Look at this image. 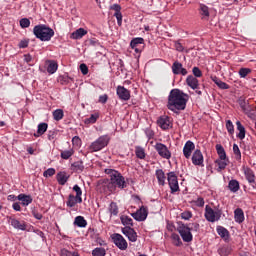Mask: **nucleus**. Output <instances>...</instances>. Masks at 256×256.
Instances as JSON below:
<instances>
[{
    "label": "nucleus",
    "instance_id": "obj_64",
    "mask_svg": "<svg viewBox=\"0 0 256 256\" xmlns=\"http://www.w3.org/2000/svg\"><path fill=\"white\" fill-rule=\"evenodd\" d=\"M60 256H73V252H71L67 249H62L60 252Z\"/></svg>",
    "mask_w": 256,
    "mask_h": 256
},
{
    "label": "nucleus",
    "instance_id": "obj_37",
    "mask_svg": "<svg viewBox=\"0 0 256 256\" xmlns=\"http://www.w3.org/2000/svg\"><path fill=\"white\" fill-rule=\"evenodd\" d=\"M73 191L76 193V199L78 200V203H83V198L81 197V195H83V190H81V187L76 184L73 186Z\"/></svg>",
    "mask_w": 256,
    "mask_h": 256
},
{
    "label": "nucleus",
    "instance_id": "obj_33",
    "mask_svg": "<svg viewBox=\"0 0 256 256\" xmlns=\"http://www.w3.org/2000/svg\"><path fill=\"white\" fill-rule=\"evenodd\" d=\"M211 80L213 83H215V85H217V87H219V89H229L228 84L221 81V79H219L217 76H212Z\"/></svg>",
    "mask_w": 256,
    "mask_h": 256
},
{
    "label": "nucleus",
    "instance_id": "obj_20",
    "mask_svg": "<svg viewBox=\"0 0 256 256\" xmlns=\"http://www.w3.org/2000/svg\"><path fill=\"white\" fill-rule=\"evenodd\" d=\"M186 85L191 87L193 90L199 89V80L193 75H188L186 78Z\"/></svg>",
    "mask_w": 256,
    "mask_h": 256
},
{
    "label": "nucleus",
    "instance_id": "obj_40",
    "mask_svg": "<svg viewBox=\"0 0 256 256\" xmlns=\"http://www.w3.org/2000/svg\"><path fill=\"white\" fill-rule=\"evenodd\" d=\"M74 154H75V150H73V148H70L69 150L61 151L60 157L61 159L67 160L70 157H73Z\"/></svg>",
    "mask_w": 256,
    "mask_h": 256
},
{
    "label": "nucleus",
    "instance_id": "obj_13",
    "mask_svg": "<svg viewBox=\"0 0 256 256\" xmlns=\"http://www.w3.org/2000/svg\"><path fill=\"white\" fill-rule=\"evenodd\" d=\"M8 223H10V225H12V227L18 231H27V223L23 220L19 221L17 218L9 217Z\"/></svg>",
    "mask_w": 256,
    "mask_h": 256
},
{
    "label": "nucleus",
    "instance_id": "obj_26",
    "mask_svg": "<svg viewBox=\"0 0 256 256\" xmlns=\"http://www.w3.org/2000/svg\"><path fill=\"white\" fill-rule=\"evenodd\" d=\"M49 125L45 122L38 124L37 133H34V137H41V135H45Z\"/></svg>",
    "mask_w": 256,
    "mask_h": 256
},
{
    "label": "nucleus",
    "instance_id": "obj_5",
    "mask_svg": "<svg viewBox=\"0 0 256 256\" xmlns=\"http://www.w3.org/2000/svg\"><path fill=\"white\" fill-rule=\"evenodd\" d=\"M221 215H223V211H221V209L214 210L209 205L205 206L204 217L209 223H215L216 221H220Z\"/></svg>",
    "mask_w": 256,
    "mask_h": 256
},
{
    "label": "nucleus",
    "instance_id": "obj_8",
    "mask_svg": "<svg viewBox=\"0 0 256 256\" xmlns=\"http://www.w3.org/2000/svg\"><path fill=\"white\" fill-rule=\"evenodd\" d=\"M167 181L170 187L171 193H177L179 191V180L177 178V174L175 172H169L167 174Z\"/></svg>",
    "mask_w": 256,
    "mask_h": 256
},
{
    "label": "nucleus",
    "instance_id": "obj_21",
    "mask_svg": "<svg viewBox=\"0 0 256 256\" xmlns=\"http://www.w3.org/2000/svg\"><path fill=\"white\" fill-rule=\"evenodd\" d=\"M18 201H21V204L23 207H27L33 203V197L31 195H26V194H19L17 196Z\"/></svg>",
    "mask_w": 256,
    "mask_h": 256
},
{
    "label": "nucleus",
    "instance_id": "obj_42",
    "mask_svg": "<svg viewBox=\"0 0 256 256\" xmlns=\"http://www.w3.org/2000/svg\"><path fill=\"white\" fill-rule=\"evenodd\" d=\"M218 254L220 256H228L231 255V247L230 246H222L218 249Z\"/></svg>",
    "mask_w": 256,
    "mask_h": 256
},
{
    "label": "nucleus",
    "instance_id": "obj_54",
    "mask_svg": "<svg viewBox=\"0 0 256 256\" xmlns=\"http://www.w3.org/2000/svg\"><path fill=\"white\" fill-rule=\"evenodd\" d=\"M186 225H188L190 232L195 231L197 233V231H199L200 226H199V223H197V222L189 223Z\"/></svg>",
    "mask_w": 256,
    "mask_h": 256
},
{
    "label": "nucleus",
    "instance_id": "obj_29",
    "mask_svg": "<svg viewBox=\"0 0 256 256\" xmlns=\"http://www.w3.org/2000/svg\"><path fill=\"white\" fill-rule=\"evenodd\" d=\"M73 225L85 229V227H87V220H85V217L83 216H76Z\"/></svg>",
    "mask_w": 256,
    "mask_h": 256
},
{
    "label": "nucleus",
    "instance_id": "obj_38",
    "mask_svg": "<svg viewBox=\"0 0 256 256\" xmlns=\"http://www.w3.org/2000/svg\"><path fill=\"white\" fill-rule=\"evenodd\" d=\"M59 68V65L55 61H49L47 71L50 73V75H53V73L57 72V69Z\"/></svg>",
    "mask_w": 256,
    "mask_h": 256
},
{
    "label": "nucleus",
    "instance_id": "obj_36",
    "mask_svg": "<svg viewBox=\"0 0 256 256\" xmlns=\"http://www.w3.org/2000/svg\"><path fill=\"white\" fill-rule=\"evenodd\" d=\"M79 203V200L77 199V197L73 194H69L68 196V200L66 201V205L67 207H75V205Z\"/></svg>",
    "mask_w": 256,
    "mask_h": 256
},
{
    "label": "nucleus",
    "instance_id": "obj_57",
    "mask_svg": "<svg viewBox=\"0 0 256 256\" xmlns=\"http://www.w3.org/2000/svg\"><path fill=\"white\" fill-rule=\"evenodd\" d=\"M192 73H193V77H203V72L201 71V69H199V67H194L192 69Z\"/></svg>",
    "mask_w": 256,
    "mask_h": 256
},
{
    "label": "nucleus",
    "instance_id": "obj_14",
    "mask_svg": "<svg viewBox=\"0 0 256 256\" xmlns=\"http://www.w3.org/2000/svg\"><path fill=\"white\" fill-rule=\"evenodd\" d=\"M148 215L149 210L145 206H141L139 210H137L135 213H132V217L135 219V221H145Z\"/></svg>",
    "mask_w": 256,
    "mask_h": 256
},
{
    "label": "nucleus",
    "instance_id": "obj_3",
    "mask_svg": "<svg viewBox=\"0 0 256 256\" xmlns=\"http://www.w3.org/2000/svg\"><path fill=\"white\" fill-rule=\"evenodd\" d=\"M33 34L40 41H49L55 36V31L45 24H39L33 28Z\"/></svg>",
    "mask_w": 256,
    "mask_h": 256
},
{
    "label": "nucleus",
    "instance_id": "obj_51",
    "mask_svg": "<svg viewBox=\"0 0 256 256\" xmlns=\"http://www.w3.org/2000/svg\"><path fill=\"white\" fill-rule=\"evenodd\" d=\"M24 61L30 67H33V65H35V62L33 61V56H31V54H25L24 55Z\"/></svg>",
    "mask_w": 256,
    "mask_h": 256
},
{
    "label": "nucleus",
    "instance_id": "obj_25",
    "mask_svg": "<svg viewBox=\"0 0 256 256\" xmlns=\"http://www.w3.org/2000/svg\"><path fill=\"white\" fill-rule=\"evenodd\" d=\"M216 231L218 233V235L224 239V241H229V230H227V228L223 227V226H218L216 228Z\"/></svg>",
    "mask_w": 256,
    "mask_h": 256
},
{
    "label": "nucleus",
    "instance_id": "obj_46",
    "mask_svg": "<svg viewBox=\"0 0 256 256\" xmlns=\"http://www.w3.org/2000/svg\"><path fill=\"white\" fill-rule=\"evenodd\" d=\"M249 74H251V68H240L238 71V75L241 79H245V77H247Z\"/></svg>",
    "mask_w": 256,
    "mask_h": 256
},
{
    "label": "nucleus",
    "instance_id": "obj_17",
    "mask_svg": "<svg viewBox=\"0 0 256 256\" xmlns=\"http://www.w3.org/2000/svg\"><path fill=\"white\" fill-rule=\"evenodd\" d=\"M116 93L121 101H129L131 99V91L127 90L124 86H118Z\"/></svg>",
    "mask_w": 256,
    "mask_h": 256
},
{
    "label": "nucleus",
    "instance_id": "obj_59",
    "mask_svg": "<svg viewBox=\"0 0 256 256\" xmlns=\"http://www.w3.org/2000/svg\"><path fill=\"white\" fill-rule=\"evenodd\" d=\"M72 145L74 147H81V138H79V136H74L72 138Z\"/></svg>",
    "mask_w": 256,
    "mask_h": 256
},
{
    "label": "nucleus",
    "instance_id": "obj_49",
    "mask_svg": "<svg viewBox=\"0 0 256 256\" xmlns=\"http://www.w3.org/2000/svg\"><path fill=\"white\" fill-rule=\"evenodd\" d=\"M226 129L229 135H233L235 133V126L233 125V122L231 120L226 121Z\"/></svg>",
    "mask_w": 256,
    "mask_h": 256
},
{
    "label": "nucleus",
    "instance_id": "obj_41",
    "mask_svg": "<svg viewBox=\"0 0 256 256\" xmlns=\"http://www.w3.org/2000/svg\"><path fill=\"white\" fill-rule=\"evenodd\" d=\"M199 13L205 19V17H209V7L205 4H200Z\"/></svg>",
    "mask_w": 256,
    "mask_h": 256
},
{
    "label": "nucleus",
    "instance_id": "obj_60",
    "mask_svg": "<svg viewBox=\"0 0 256 256\" xmlns=\"http://www.w3.org/2000/svg\"><path fill=\"white\" fill-rule=\"evenodd\" d=\"M114 17L117 19V24L121 26L123 23V14H121V12H115Z\"/></svg>",
    "mask_w": 256,
    "mask_h": 256
},
{
    "label": "nucleus",
    "instance_id": "obj_52",
    "mask_svg": "<svg viewBox=\"0 0 256 256\" xmlns=\"http://www.w3.org/2000/svg\"><path fill=\"white\" fill-rule=\"evenodd\" d=\"M31 25V21L28 18H22L20 20V27L27 29Z\"/></svg>",
    "mask_w": 256,
    "mask_h": 256
},
{
    "label": "nucleus",
    "instance_id": "obj_39",
    "mask_svg": "<svg viewBox=\"0 0 256 256\" xmlns=\"http://www.w3.org/2000/svg\"><path fill=\"white\" fill-rule=\"evenodd\" d=\"M53 119L54 121H61L63 117H65V113L63 112V109H56L53 113Z\"/></svg>",
    "mask_w": 256,
    "mask_h": 256
},
{
    "label": "nucleus",
    "instance_id": "obj_45",
    "mask_svg": "<svg viewBox=\"0 0 256 256\" xmlns=\"http://www.w3.org/2000/svg\"><path fill=\"white\" fill-rule=\"evenodd\" d=\"M73 169H75V171H80L83 172L85 169V165H83V161H76L72 164Z\"/></svg>",
    "mask_w": 256,
    "mask_h": 256
},
{
    "label": "nucleus",
    "instance_id": "obj_43",
    "mask_svg": "<svg viewBox=\"0 0 256 256\" xmlns=\"http://www.w3.org/2000/svg\"><path fill=\"white\" fill-rule=\"evenodd\" d=\"M171 239L173 241V245H175L176 247H181V245H183L181 237H179L177 233H172Z\"/></svg>",
    "mask_w": 256,
    "mask_h": 256
},
{
    "label": "nucleus",
    "instance_id": "obj_62",
    "mask_svg": "<svg viewBox=\"0 0 256 256\" xmlns=\"http://www.w3.org/2000/svg\"><path fill=\"white\" fill-rule=\"evenodd\" d=\"M80 71L82 75H87V73H89V67H87V64H80Z\"/></svg>",
    "mask_w": 256,
    "mask_h": 256
},
{
    "label": "nucleus",
    "instance_id": "obj_63",
    "mask_svg": "<svg viewBox=\"0 0 256 256\" xmlns=\"http://www.w3.org/2000/svg\"><path fill=\"white\" fill-rule=\"evenodd\" d=\"M108 99H109V96H107V94L101 95L99 96V103H102L103 105H105Z\"/></svg>",
    "mask_w": 256,
    "mask_h": 256
},
{
    "label": "nucleus",
    "instance_id": "obj_22",
    "mask_svg": "<svg viewBox=\"0 0 256 256\" xmlns=\"http://www.w3.org/2000/svg\"><path fill=\"white\" fill-rule=\"evenodd\" d=\"M155 175L158 181V185H161V187H165V179H167V177L165 176V172L163 171V169H157Z\"/></svg>",
    "mask_w": 256,
    "mask_h": 256
},
{
    "label": "nucleus",
    "instance_id": "obj_56",
    "mask_svg": "<svg viewBox=\"0 0 256 256\" xmlns=\"http://www.w3.org/2000/svg\"><path fill=\"white\" fill-rule=\"evenodd\" d=\"M19 49H27L29 47V39H23L18 44Z\"/></svg>",
    "mask_w": 256,
    "mask_h": 256
},
{
    "label": "nucleus",
    "instance_id": "obj_7",
    "mask_svg": "<svg viewBox=\"0 0 256 256\" xmlns=\"http://www.w3.org/2000/svg\"><path fill=\"white\" fill-rule=\"evenodd\" d=\"M111 239H112L114 245H116V247H118V249H120V251H126L127 247H129L127 240H125L123 235H121L119 233L112 234Z\"/></svg>",
    "mask_w": 256,
    "mask_h": 256
},
{
    "label": "nucleus",
    "instance_id": "obj_47",
    "mask_svg": "<svg viewBox=\"0 0 256 256\" xmlns=\"http://www.w3.org/2000/svg\"><path fill=\"white\" fill-rule=\"evenodd\" d=\"M121 223L122 225H129L130 227H133V219L129 216H121Z\"/></svg>",
    "mask_w": 256,
    "mask_h": 256
},
{
    "label": "nucleus",
    "instance_id": "obj_12",
    "mask_svg": "<svg viewBox=\"0 0 256 256\" xmlns=\"http://www.w3.org/2000/svg\"><path fill=\"white\" fill-rule=\"evenodd\" d=\"M205 158L203 157V153L201 150L196 149L192 154V163L198 167H205L204 164Z\"/></svg>",
    "mask_w": 256,
    "mask_h": 256
},
{
    "label": "nucleus",
    "instance_id": "obj_15",
    "mask_svg": "<svg viewBox=\"0 0 256 256\" xmlns=\"http://www.w3.org/2000/svg\"><path fill=\"white\" fill-rule=\"evenodd\" d=\"M244 175L249 185H251L253 189H256L255 172L251 168L247 167V168H244Z\"/></svg>",
    "mask_w": 256,
    "mask_h": 256
},
{
    "label": "nucleus",
    "instance_id": "obj_31",
    "mask_svg": "<svg viewBox=\"0 0 256 256\" xmlns=\"http://www.w3.org/2000/svg\"><path fill=\"white\" fill-rule=\"evenodd\" d=\"M236 127H237V131H239V133L237 134V137H238V139L243 141V139H245V133H246L245 126L243 124H241V121H237Z\"/></svg>",
    "mask_w": 256,
    "mask_h": 256
},
{
    "label": "nucleus",
    "instance_id": "obj_58",
    "mask_svg": "<svg viewBox=\"0 0 256 256\" xmlns=\"http://www.w3.org/2000/svg\"><path fill=\"white\" fill-rule=\"evenodd\" d=\"M97 119H99V114H91V116L86 120V123H97Z\"/></svg>",
    "mask_w": 256,
    "mask_h": 256
},
{
    "label": "nucleus",
    "instance_id": "obj_61",
    "mask_svg": "<svg viewBox=\"0 0 256 256\" xmlns=\"http://www.w3.org/2000/svg\"><path fill=\"white\" fill-rule=\"evenodd\" d=\"M55 175V169L54 168H48L46 171H44L43 176L44 177H53Z\"/></svg>",
    "mask_w": 256,
    "mask_h": 256
},
{
    "label": "nucleus",
    "instance_id": "obj_30",
    "mask_svg": "<svg viewBox=\"0 0 256 256\" xmlns=\"http://www.w3.org/2000/svg\"><path fill=\"white\" fill-rule=\"evenodd\" d=\"M108 211L110 217H117L119 215V206L117 205V202H111L108 206Z\"/></svg>",
    "mask_w": 256,
    "mask_h": 256
},
{
    "label": "nucleus",
    "instance_id": "obj_16",
    "mask_svg": "<svg viewBox=\"0 0 256 256\" xmlns=\"http://www.w3.org/2000/svg\"><path fill=\"white\" fill-rule=\"evenodd\" d=\"M122 233L123 235L128 237L129 241H131L132 243L137 242V232L131 226H126L122 228Z\"/></svg>",
    "mask_w": 256,
    "mask_h": 256
},
{
    "label": "nucleus",
    "instance_id": "obj_18",
    "mask_svg": "<svg viewBox=\"0 0 256 256\" xmlns=\"http://www.w3.org/2000/svg\"><path fill=\"white\" fill-rule=\"evenodd\" d=\"M157 125L163 129V131H167L169 127H171V118L167 115L160 116L157 120Z\"/></svg>",
    "mask_w": 256,
    "mask_h": 256
},
{
    "label": "nucleus",
    "instance_id": "obj_44",
    "mask_svg": "<svg viewBox=\"0 0 256 256\" xmlns=\"http://www.w3.org/2000/svg\"><path fill=\"white\" fill-rule=\"evenodd\" d=\"M238 103L242 109V111H244V113H249V102L245 101V99L240 98L238 100Z\"/></svg>",
    "mask_w": 256,
    "mask_h": 256
},
{
    "label": "nucleus",
    "instance_id": "obj_11",
    "mask_svg": "<svg viewBox=\"0 0 256 256\" xmlns=\"http://www.w3.org/2000/svg\"><path fill=\"white\" fill-rule=\"evenodd\" d=\"M171 69L173 75H182L183 77H185L189 73L187 71V68H184L183 64L179 61L173 62Z\"/></svg>",
    "mask_w": 256,
    "mask_h": 256
},
{
    "label": "nucleus",
    "instance_id": "obj_23",
    "mask_svg": "<svg viewBox=\"0 0 256 256\" xmlns=\"http://www.w3.org/2000/svg\"><path fill=\"white\" fill-rule=\"evenodd\" d=\"M234 220L236 223H243V221H245V213L243 212V209L241 208H237L234 211Z\"/></svg>",
    "mask_w": 256,
    "mask_h": 256
},
{
    "label": "nucleus",
    "instance_id": "obj_48",
    "mask_svg": "<svg viewBox=\"0 0 256 256\" xmlns=\"http://www.w3.org/2000/svg\"><path fill=\"white\" fill-rule=\"evenodd\" d=\"M92 255L93 256H105V255H107V252H106L105 248H95L92 251Z\"/></svg>",
    "mask_w": 256,
    "mask_h": 256
},
{
    "label": "nucleus",
    "instance_id": "obj_32",
    "mask_svg": "<svg viewBox=\"0 0 256 256\" xmlns=\"http://www.w3.org/2000/svg\"><path fill=\"white\" fill-rule=\"evenodd\" d=\"M228 189L232 193H237V191H239V189H241V186L239 185V181H237L235 179L230 180L228 183Z\"/></svg>",
    "mask_w": 256,
    "mask_h": 256
},
{
    "label": "nucleus",
    "instance_id": "obj_1",
    "mask_svg": "<svg viewBox=\"0 0 256 256\" xmlns=\"http://www.w3.org/2000/svg\"><path fill=\"white\" fill-rule=\"evenodd\" d=\"M105 172L109 175L110 179H104L99 183L98 189L100 193H115L117 188L125 189L127 187L125 177L119 171L107 169Z\"/></svg>",
    "mask_w": 256,
    "mask_h": 256
},
{
    "label": "nucleus",
    "instance_id": "obj_4",
    "mask_svg": "<svg viewBox=\"0 0 256 256\" xmlns=\"http://www.w3.org/2000/svg\"><path fill=\"white\" fill-rule=\"evenodd\" d=\"M109 141H111V137L109 135L100 136L96 141L91 143L90 151H92V153H97V151L105 149V147L109 145Z\"/></svg>",
    "mask_w": 256,
    "mask_h": 256
},
{
    "label": "nucleus",
    "instance_id": "obj_55",
    "mask_svg": "<svg viewBox=\"0 0 256 256\" xmlns=\"http://www.w3.org/2000/svg\"><path fill=\"white\" fill-rule=\"evenodd\" d=\"M233 153L236 155V159H241V150L237 144H233Z\"/></svg>",
    "mask_w": 256,
    "mask_h": 256
},
{
    "label": "nucleus",
    "instance_id": "obj_10",
    "mask_svg": "<svg viewBox=\"0 0 256 256\" xmlns=\"http://www.w3.org/2000/svg\"><path fill=\"white\" fill-rule=\"evenodd\" d=\"M145 45V39L142 37L133 38L130 42L131 49H134L135 53H141Z\"/></svg>",
    "mask_w": 256,
    "mask_h": 256
},
{
    "label": "nucleus",
    "instance_id": "obj_2",
    "mask_svg": "<svg viewBox=\"0 0 256 256\" xmlns=\"http://www.w3.org/2000/svg\"><path fill=\"white\" fill-rule=\"evenodd\" d=\"M189 95L179 89H172L168 95L167 109L179 115V111H185Z\"/></svg>",
    "mask_w": 256,
    "mask_h": 256
},
{
    "label": "nucleus",
    "instance_id": "obj_6",
    "mask_svg": "<svg viewBox=\"0 0 256 256\" xmlns=\"http://www.w3.org/2000/svg\"><path fill=\"white\" fill-rule=\"evenodd\" d=\"M177 231L181 236L182 240L184 241V243H191V241H193V234L189 230V225H186L183 222H178Z\"/></svg>",
    "mask_w": 256,
    "mask_h": 256
},
{
    "label": "nucleus",
    "instance_id": "obj_53",
    "mask_svg": "<svg viewBox=\"0 0 256 256\" xmlns=\"http://www.w3.org/2000/svg\"><path fill=\"white\" fill-rule=\"evenodd\" d=\"M193 204L196 207H205V199H203V197H198L196 200H193Z\"/></svg>",
    "mask_w": 256,
    "mask_h": 256
},
{
    "label": "nucleus",
    "instance_id": "obj_34",
    "mask_svg": "<svg viewBox=\"0 0 256 256\" xmlns=\"http://www.w3.org/2000/svg\"><path fill=\"white\" fill-rule=\"evenodd\" d=\"M215 147L219 159H227V152H225V148H223V145L216 144Z\"/></svg>",
    "mask_w": 256,
    "mask_h": 256
},
{
    "label": "nucleus",
    "instance_id": "obj_9",
    "mask_svg": "<svg viewBox=\"0 0 256 256\" xmlns=\"http://www.w3.org/2000/svg\"><path fill=\"white\" fill-rule=\"evenodd\" d=\"M154 149L162 159H171V151H169L167 145L163 143H156Z\"/></svg>",
    "mask_w": 256,
    "mask_h": 256
},
{
    "label": "nucleus",
    "instance_id": "obj_28",
    "mask_svg": "<svg viewBox=\"0 0 256 256\" xmlns=\"http://www.w3.org/2000/svg\"><path fill=\"white\" fill-rule=\"evenodd\" d=\"M85 35H87V30H85L84 28H79L71 34L70 38L76 40L83 39Z\"/></svg>",
    "mask_w": 256,
    "mask_h": 256
},
{
    "label": "nucleus",
    "instance_id": "obj_24",
    "mask_svg": "<svg viewBox=\"0 0 256 256\" xmlns=\"http://www.w3.org/2000/svg\"><path fill=\"white\" fill-rule=\"evenodd\" d=\"M216 165H218L217 171L220 173V171H224V169H227V165H229V158L225 159H217L215 161Z\"/></svg>",
    "mask_w": 256,
    "mask_h": 256
},
{
    "label": "nucleus",
    "instance_id": "obj_50",
    "mask_svg": "<svg viewBox=\"0 0 256 256\" xmlns=\"http://www.w3.org/2000/svg\"><path fill=\"white\" fill-rule=\"evenodd\" d=\"M181 219H183L184 221H189V219L193 218V212L187 210L184 211L180 214Z\"/></svg>",
    "mask_w": 256,
    "mask_h": 256
},
{
    "label": "nucleus",
    "instance_id": "obj_35",
    "mask_svg": "<svg viewBox=\"0 0 256 256\" xmlns=\"http://www.w3.org/2000/svg\"><path fill=\"white\" fill-rule=\"evenodd\" d=\"M135 155L137 159H145V157H147V154L145 153V148L141 146H135Z\"/></svg>",
    "mask_w": 256,
    "mask_h": 256
},
{
    "label": "nucleus",
    "instance_id": "obj_27",
    "mask_svg": "<svg viewBox=\"0 0 256 256\" xmlns=\"http://www.w3.org/2000/svg\"><path fill=\"white\" fill-rule=\"evenodd\" d=\"M56 181L59 185H65L69 181V175L66 172H58L56 175Z\"/></svg>",
    "mask_w": 256,
    "mask_h": 256
},
{
    "label": "nucleus",
    "instance_id": "obj_19",
    "mask_svg": "<svg viewBox=\"0 0 256 256\" xmlns=\"http://www.w3.org/2000/svg\"><path fill=\"white\" fill-rule=\"evenodd\" d=\"M195 151V143L193 141L188 140L183 147V155L186 159H191V155Z\"/></svg>",
    "mask_w": 256,
    "mask_h": 256
}]
</instances>
